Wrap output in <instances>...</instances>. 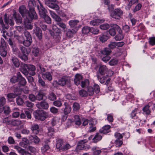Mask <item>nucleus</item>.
Instances as JSON below:
<instances>
[{"instance_id": "26", "label": "nucleus", "mask_w": 155, "mask_h": 155, "mask_svg": "<svg viewBox=\"0 0 155 155\" xmlns=\"http://www.w3.org/2000/svg\"><path fill=\"white\" fill-rule=\"evenodd\" d=\"M150 106L149 104H147L142 109V110L146 114L148 115L150 114L151 111L150 109Z\"/></svg>"}, {"instance_id": "43", "label": "nucleus", "mask_w": 155, "mask_h": 155, "mask_svg": "<svg viewBox=\"0 0 155 155\" xmlns=\"http://www.w3.org/2000/svg\"><path fill=\"white\" fill-rule=\"evenodd\" d=\"M48 98L51 101H54L56 99V96L54 93L52 92L48 95Z\"/></svg>"}, {"instance_id": "8", "label": "nucleus", "mask_w": 155, "mask_h": 155, "mask_svg": "<svg viewBox=\"0 0 155 155\" xmlns=\"http://www.w3.org/2000/svg\"><path fill=\"white\" fill-rule=\"evenodd\" d=\"M45 4L49 7L58 10L59 9L58 5L54 3L56 2V0H45Z\"/></svg>"}, {"instance_id": "22", "label": "nucleus", "mask_w": 155, "mask_h": 155, "mask_svg": "<svg viewBox=\"0 0 155 155\" xmlns=\"http://www.w3.org/2000/svg\"><path fill=\"white\" fill-rule=\"evenodd\" d=\"M45 95V94L42 90H39L38 91V94L36 95V100L41 101L43 99L44 96Z\"/></svg>"}, {"instance_id": "25", "label": "nucleus", "mask_w": 155, "mask_h": 155, "mask_svg": "<svg viewBox=\"0 0 155 155\" xmlns=\"http://www.w3.org/2000/svg\"><path fill=\"white\" fill-rule=\"evenodd\" d=\"M75 33L76 31H72L70 29H68L66 31V36L67 38H71L73 37L74 34Z\"/></svg>"}, {"instance_id": "40", "label": "nucleus", "mask_w": 155, "mask_h": 155, "mask_svg": "<svg viewBox=\"0 0 155 155\" xmlns=\"http://www.w3.org/2000/svg\"><path fill=\"white\" fill-rule=\"evenodd\" d=\"M63 142L64 141L63 140L61 139H58L57 141L56 148L61 150V148L62 147V146L63 144Z\"/></svg>"}, {"instance_id": "63", "label": "nucleus", "mask_w": 155, "mask_h": 155, "mask_svg": "<svg viewBox=\"0 0 155 155\" xmlns=\"http://www.w3.org/2000/svg\"><path fill=\"white\" fill-rule=\"evenodd\" d=\"M93 89L94 91L96 94L98 93L100 91L99 86L96 84H94Z\"/></svg>"}, {"instance_id": "1", "label": "nucleus", "mask_w": 155, "mask_h": 155, "mask_svg": "<svg viewBox=\"0 0 155 155\" xmlns=\"http://www.w3.org/2000/svg\"><path fill=\"white\" fill-rule=\"evenodd\" d=\"M28 4L29 12L26 10V7L24 5H22L19 7V13L22 17H24L25 15V16L27 18L37 19L38 17L33 6V5L32 2L29 1Z\"/></svg>"}, {"instance_id": "12", "label": "nucleus", "mask_w": 155, "mask_h": 155, "mask_svg": "<svg viewBox=\"0 0 155 155\" xmlns=\"http://www.w3.org/2000/svg\"><path fill=\"white\" fill-rule=\"evenodd\" d=\"M28 65L22 63L21 64L20 70V71L25 75L27 76L28 75Z\"/></svg>"}, {"instance_id": "10", "label": "nucleus", "mask_w": 155, "mask_h": 155, "mask_svg": "<svg viewBox=\"0 0 155 155\" xmlns=\"http://www.w3.org/2000/svg\"><path fill=\"white\" fill-rule=\"evenodd\" d=\"M39 5L37 6V8L38 10L39 14L40 16H44L45 13L47 12L45 9L43 7L41 2L39 0H38Z\"/></svg>"}, {"instance_id": "18", "label": "nucleus", "mask_w": 155, "mask_h": 155, "mask_svg": "<svg viewBox=\"0 0 155 155\" xmlns=\"http://www.w3.org/2000/svg\"><path fill=\"white\" fill-rule=\"evenodd\" d=\"M13 16L14 17L16 23L20 24L22 23V19L19 13L15 12Z\"/></svg>"}, {"instance_id": "9", "label": "nucleus", "mask_w": 155, "mask_h": 155, "mask_svg": "<svg viewBox=\"0 0 155 155\" xmlns=\"http://www.w3.org/2000/svg\"><path fill=\"white\" fill-rule=\"evenodd\" d=\"M68 82L67 78L65 77H63L59 79L58 82L54 81L53 82V85L54 84H58L61 86H63Z\"/></svg>"}, {"instance_id": "13", "label": "nucleus", "mask_w": 155, "mask_h": 155, "mask_svg": "<svg viewBox=\"0 0 155 155\" xmlns=\"http://www.w3.org/2000/svg\"><path fill=\"white\" fill-rule=\"evenodd\" d=\"M33 33H35L39 40L42 38V33L41 29L38 27L36 26L35 29L33 30Z\"/></svg>"}, {"instance_id": "45", "label": "nucleus", "mask_w": 155, "mask_h": 155, "mask_svg": "<svg viewBox=\"0 0 155 155\" xmlns=\"http://www.w3.org/2000/svg\"><path fill=\"white\" fill-rule=\"evenodd\" d=\"M108 38V36L103 34L99 36V39L100 41L104 42L106 41Z\"/></svg>"}, {"instance_id": "32", "label": "nucleus", "mask_w": 155, "mask_h": 155, "mask_svg": "<svg viewBox=\"0 0 155 155\" xmlns=\"http://www.w3.org/2000/svg\"><path fill=\"white\" fill-rule=\"evenodd\" d=\"M104 21V20L95 19L91 21L90 24L91 25L93 26L97 25L99 24V23L103 22Z\"/></svg>"}, {"instance_id": "64", "label": "nucleus", "mask_w": 155, "mask_h": 155, "mask_svg": "<svg viewBox=\"0 0 155 155\" xmlns=\"http://www.w3.org/2000/svg\"><path fill=\"white\" fill-rule=\"evenodd\" d=\"M71 147V146L68 143H67L62 147L61 148V150L63 151L66 150L70 149Z\"/></svg>"}, {"instance_id": "36", "label": "nucleus", "mask_w": 155, "mask_h": 155, "mask_svg": "<svg viewBox=\"0 0 155 155\" xmlns=\"http://www.w3.org/2000/svg\"><path fill=\"white\" fill-rule=\"evenodd\" d=\"M74 121L76 125L79 126L81 124V122L80 118L79 116L78 115L74 116Z\"/></svg>"}, {"instance_id": "17", "label": "nucleus", "mask_w": 155, "mask_h": 155, "mask_svg": "<svg viewBox=\"0 0 155 155\" xmlns=\"http://www.w3.org/2000/svg\"><path fill=\"white\" fill-rule=\"evenodd\" d=\"M50 14L52 17L57 23L59 22L62 21V19L58 15L56 14L54 12L50 11Z\"/></svg>"}, {"instance_id": "52", "label": "nucleus", "mask_w": 155, "mask_h": 155, "mask_svg": "<svg viewBox=\"0 0 155 155\" xmlns=\"http://www.w3.org/2000/svg\"><path fill=\"white\" fill-rule=\"evenodd\" d=\"M94 90L93 88L91 86H89L87 87V94L89 95H92L94 93Z\"/></svg>"}, {"instance_id": "19", "label": "nucleus", "mask_w": 155, "mask_h": 155, "mask_svg": "<svg viewBox=\"0 0 155 155\" xmlns=\"http://www.w3.org/2000/svg\"><path fill=\"white\" fill-rule=\"evenodd\" d=\"M29 139L31 141L35 144L38 143L40 141V139L36 135H30L29 137Z\"/></svg>"}, {"instance_id": "16", "label": "nucleus", "mask_w": 155, "mask_h": 155, "mask_svg": "<svg viewBox=\"0 0 155 155\" xmlns=\"http://www.w3.org/2000/svg\"><path fill=\"white\" fill-rule=\"evenodd\" d=\"M82 76L79 74H77L75 75V78L74 80V83L77 85H79L82 78Z\"/></svg>"}, {"instance_id": "58", "label": "nucleus", "mask_w": 155, "mask_h": 155, "mask_svg": "<svg viewBox=\"0 0 155 155\" xmlns=\"http://www.w3.org/2000/svg\"><path fill=\"white\" fill-rule=\"evenodd\" d=\"M114 137L116 139L121 140L122 139L123 136L120 133L116 132L114 134Z\"/></svg>"}, {"instance_id": "20", "label": "nucleus", "mask_w": 155, "mask_h": 155, "mask_svg": "<svg viewBox=\"0 0 155 155\" xmlns=\"http://www.w3.org/2000/svg\"><path fill=\"white\" fill-rule=\"evenodd\" d=\"M52 29L54 31V33H55L56 34V35H53V38H55L56 37L58 38V37L59 36V34L61 32L60 30L58 28L56 25H52Z\"/></svg>"}, {"instance_id": "41", "label": "nucleus", "mask_w": 155, "mask_h": 155, "mask_svg": "<svg viewBox=\"0 0 155 155\" xmlns=\"http://www.w3.org/2000/svg\"><path fill=\"white\" fill-rule=\"evenodd\" d=\"M82 31L83 34L86 35L90 32L91 28L87 26H84L82 28Z\"/></svg>"}, {"instance_id": "6", "label": "nucleus", "mask_w": 155, "mask_h": 155, "mask_svg": "<svg viewBox=\"0 0 155 155\" xmlns=\"http://www.w3.org/2000/svg\"><path fill=\"white\" fill-rule=\"evenodd\" d=\"M110 27L114 28L118 32V33L114 38L115 40L117 41L122 40L124 38V35L122 33V31L120 27L117 25L114 24H111Z\"/></svg>"}, {"instance_id": "33", "label": "nucleus", "mask_w": 155, "mask_h": 155, "mask_svg": "<svg viewBox=\"0 0 155 155\" xmlns=\"http://www.w3.org/2000/svg\"><path fill=\"white\" fill-rule=\"evenodd\" d=\"M22 123V121L21 120L12 119L11 122V124L10 125L14 126H18L21 124Z\"/></svg>"}, {"instance_id": "5", "label": "nucleus", "mask_w": 155, "mask_h": 155, "mask_svg": "<svg viewBox=\"0 0 155 155\" xmlns=\"http://www.w3.org/2000/svg\"><path fill=\"white\" fill-rule=\"evenodd\" d=\"M20 50L22 54L20 52L18 54V56L21 59L24 61H26L28 60V55L30 53L29 50L25 47L21 46L20 47Z\"/></svg>"}, {"instance_id": "29", "label": "nucleus", "mask_w": 155, "mask_h": 155, "mask_svg": "<svg viewBox=\"0 0 155 155\" xmlns=\"http://www.w3.org/2000/svg\"><path fill=\"white\" fill-rule=\"evenodd\" d=\"M102 136L99 133H96L95 136L92 138L93 141L94 143H96L100 141L102 139Z\"/></svg>"}, {"instance_id": "39", "label": "nucleus", "mask_w": 155, "mask_h": 155, "mask_svg": "<svg viewBox=\"0 0 155 155\" xmlns=\"http://www.w3.org/2000/svg\"><path fill=\"white\" fill-rule=\"evenodd\" d=\"M32 53L35 57H37L38 56L39 51L38 48L37 47L33 48L32 50Z\"/></svg>"}, {"instance_id": "7", "label": "nucleus", "mask_w": 155, "mask_h": 155, "mask_svg": "<svg viewBox=\"0 0 155 155\" xmlns=\"http://www.w3.org/2000/svg\"><path fill=\"white\" fill-rule=\"evenodd\" d=\"M108 68L106 65H101L96 72V77H99L100 75H105L108 72Z\"/></svg>"}, {"instance_id": "3", "label": "nucleus", "mask_w": 155, "mask_h": 155, "mask_svg": "<svg viewBox=\"0 0 155 155\" xmlns=\"http://www.w3.org/2000/svg\"><path fill=\"white\" fill-rule=\"evenodd\" d=\"M124 12L120 8L114 9L110 14V16L116 19H119L123 15Z\"/></svg>"}, {"instance_id": "24", "label": "nucleus", "mask_w": 155, "mask_h": 155, "mask_svg": "<svg viewBox=\"0 0 155 155\" xmlns=\"http://www.w3.org/2000/svg\"><path fill=\"white\" fill-rule=\"evenodd\" d=\"M110 126L109 125H105L100 130V132L103 134L108 133L110 131Z\"/></svg>"}, {"instance_id": "46", "label": "nucleus", "mask_w": 155, "mask_h": 155, "mask_svg": "<svg viewBox=\"0 0 155 155\" xmlns=\"http://www.w3.org/2000/svg\"><path fill=\"white\" fill-rule=\"evenodd\" d=\"M110 25L107 23L103 24L100 25V28L101 29L106 30L108 29L109 28Z\"/></svg>"}, {"instance_id": "15", "label": "nucleus", "mask_w": 155, "mask_h": 155, "mask_svg": "<svg viewBox=\"0 0 155 155\" xmlns=\"http://www.w3.org/2000/svg\"><path fill=\"white\" fill-rule=\"evenodd\" d=\"M137 110L138 109L137 108H135L133 110L130 114V117L132 119H138L140 122L141 120L139 119V117L137 115Z\"/></svg>"}, {"instance_id": "49", "label": "nucleus", "mask_w": 155, "mask_h": 155, "mask_svg": "<svg viewBox=\"0 0 155 155\" xmlns=\"http://www.w3.org/2000/svg\"><path fill=\"white\" fill-rule=\"evenodd\" d=\"M38 82L39 84H40L42 87H45L46 86V84L45 82L40 77V75H38Z\"/></svg>"}, {"instance_id": "11", "label": "nucleus", "mask_w": 155, "mask_h": 155, "mask_svg": "<svg viewBox=\"0 0 155 155\" xmlns=\"http://www.w3.org/2000/svg\"><path fill=\"white\" fill-rule=\"evenodd\" d=\"M104 75H100L99 77H97L101 83L103 84L106 81L105 84H107L110 82V79L106 75L105 76L102 77V76Z\"/></svg>"}, {"instance_id": "14", "label": "nucleus", "mask_w": 155, "mask_h": 155, "mask_svg": "<svg viewBox=\"0 0 155 155\" xmlns=\"http://www.w3.org/2000/svg\"><path fill=\"white\" fill-rule=\"evenodd\" d=\"M36 106L38 108L47 109L49 107V105L46 102L42 101L40 103L37 104Z\"/></svg>"}, {"instance_id": "28", "label": "nucleus", "mask_w": 155, "mask_h": 155, "mask_svg": "<svg viewBox=\"0 0 155 155\" xmlns=\"http://www.w3.org/2000/svg\"><path fill=\"white\" fill-rule=\"evenodd\" d=\"M4 20L6 24L8 25L9 24L11 26H13L14 25L13 21L12 19L7 18L6 14L4 15Z\"/></svg>"}, {"instance_id": "31", "label": "nucleus", "mask_w": 155, "mask_h": 155, "mask_svg": "<svg viewBox=\"0 0 155 155\" xmlns=\"http://www.w3.org/2000/svg\"><path fill=\"white\" fill-rule=\"evenodd\" d=\"M12 119L10 117L4 118L2 120V123L5 124L6 125H10Z\"/></svg>"}, {"instance_id": "51", "label": "nucleus", "mask_w": 155, "mask_h": 155, "mask_svg": "<svg viewBox=\"0 0 155 155\" xmlns=\"http://www.w3.org/2000/svg\"><path fill=\"white\" fill-rule=\"evenodd\" d=\"M148 42L151 45H155V37H153L149 38Z\"/></svg>"}, {"instance_id": "48", "label": "nucleus", "mask_w": 155, "mask_h": 155, "mask_svg": "<svg viewBox=\"0 0 155 155\" xmlns=\"http://www.w3.org/2000/svg\"><path fill=\"white\" fill-rule=\"evenodd\" d=\"M48 136L50 137H52L53 136L54 132V128L51 127H48Z\"/></svg>"}, {"instance_id": "2", "label": "nucleus", "mask_w": 155, "mask_h": 155, "mask_svg": "<svg viewBox=\"0 0 155 155\" xmlns=\"http://www.w3.org/2000/svg\"><path fill=\"white\" fill-rule=\"evenodd\" d=\"M35 117L38 120H44L48 116V114L42 110H37L33 112Z\"/></svg>"}, {"instance_id": "62", "label": "nucleus", "mask_w": 155, "mask_h": 155, "mask_svg": "<svg viewBox=\"0 0 155 155\" xmlns=\"http://www.w3.org/2000/svg\"><path fill=\"white\" fill-rule=\"evenodd\" d=\"M99 30L97 28H91L90 32L94 35H97L99 33Z\"/></svg>"}, {"instance_id": "55", "label": "nucleus", "mask_w": 155, "mask_h": 155, "mask_svg": "<svg viewBox=\"0 0 155 155\" xmlns=\"http://www.w3.org/2000/svg\"><path fill=\"white\" fill-rule=\"evenodd\" d=\"M115 42L110 41L108 45V47L109 49H114L116 47Z\"/></svg>"}, {"instance_id": "35", "label": "nucleus", "mask_w": 155, "mask_h": 155, "mask_svg": "<svg viewBox=\"0 0 155 155\" xmlns=\"http://www.w3.org/2000/svg\"><path fill=\"white\" fill-rule=\"evenodd\" d=\"M12 60L13 64L16 67L18 68L19 66L20 63L18 58L16 57H13Z\"/></svg>"}, {"instance_id": "44", "label": "nucleus", "mask_w": 155, "mask_h": 155, "mask_svg": "<svg viewBox=\"0 0 155 155\" xmlns=\"http://www.w3.org/2000/svg\"><path fill=\"white\" fill-rule=\"evenodd\" d=\"M41 17L44 18L45 22L48 24H50L51 23V21L50 18L46 15V13L45 14L44 16H41Z\"/></svg>"}, {"instance_id": "61", "label": "nucleus", "mask_w": 155, "mask_h": 155, "mask_svg": "<svg viewBox=\"0 0 155 155\" xmlns=\"http://www.w3.org/2000/svg\"><path fill=\"white\" fill-rule=\"evenodd\" d=\"M118 61L116 59H113L110 60L109 63L110 65L113 66L116 65L117 64Z\"/></svg>"}, {"instance_id": "47", "label": "nucleus", "mask_w": 155, "mask_h": 155, "mask_svg": "<svg viewBox=\"0 0 155 155\" xmlns=\"http://www.w3.org/2000/svg\"><path fill=\"white\" fill-rule=\"evenodd\" d=\"M73 110L74 111H77L80 108V105L77 102H75L73 104Z\"/></svg>"}, {"instance_id": "50", "label": "nucleus", "mask_w": 155, "mask_h": 155, "mask_svg": "<svg viewBox=\"0 0 155 155\" xmlns=\"http://www.w3.org/2000/svg\"><path fill=\"white\" fill-rule=\"evenodd\" d=\"M114 142L116 147H120L123 143L122 139H116Z\"/></svg>"}, {"instance_id": "60", "label": "nucleus", "mask_w": 155, "mask_h": 155, "mask_svg": "<svg viewBox=\"0 0 155 155\" xmlns=\"http://www.w3.org/2000/svg\"><path fill=\"white\" fill-rule=\"evenodd\" d=\"M84 145L81 143L79 142L76 149V150L77 151H78L80 150H82L84 148Z\"/></svg>"}, {"instance_id": "56", "label": "nucleus", "mask_w": 155, "mask_h": 155, "mask_svg": "<svg viewBox=\"0 0 155 155\" xmlns=\"http://www.w3.org/2000/svg\"><path fill=\"white\" fill-rule=\"evenodd\" d=\"M111 28L109 30V32L111 36H114L116 33V32L115 31V29H116L114 28Z\"/></svg>"}, {"instance_id": "37", "label": "nucleus", "mask_w": 155, "mask_h": 155, "mask_svg": "<svg viewBox=\"0 0 155 155\" xmlns=\"http://www.w3.org/2000/svg\"><path fill=\"white\" fill-rule=\"evenodd\" d=\"M89 81L88 79H86L81 82V85L82 88L87 87L89 85Z\"/></svg>"}, {"instance_id": "21", "label": "nucleus", "mask_w": 155, "mask_h": 155, "mask_svg": "<svg viewBox=\"0 0 155 155\" xmlns=\"http://www.w3.org/2000/svg\"><path fill=\"white\" fill-rule=\"evenodd\" d=\"M64 105L65 107L64 110L63 112L65 115H67L71 112V107L66 102H65Z\"/></svg>"}, {"instance_id": "59", "label": "nucleus", "mask_w": 155, "mask_h": 155, "mask_svg": "<svg viewBox=\"0 0 155 155\" xmlns=\"http://www.w3.org/2000/svg\"><path fill=\"white\" fill-rule=\"evenodd\" d=\"M14 148L17 150L18 152L22 153L24 151V149H22L19 146L17 145L14 146L13 147Z\"/></svg>"}, {"instance_id": "53", "label": "nucleus", "mask_w": 155, "mask_h": 155, "mask_svg": "<svg viewBox=\"0 0 155 155\" xmlns=\"http://www.w3.org/2000/svg\"><path fill=\"white\" fill-rule=\"evenodd\" d=\"M79 94L81 97H85L87 95V92L83 89L79 91Z\"/></svg>"}, {"instance_id": "34", "label": "nucleus", "mask_w": 155, "mask_h": 155, "mask_svg": "<svg viewBox=\"0 0 155 155\" xmlns=\"http://www.w3.org/2000/svg\"><path fill=\"white\" fill-rule=\"evenodd\" d=\"M101 52L103 55H108L111 53V51L109 48H105L101 51Z\"/></svg>"}, {"instance_id": "54", "label": "nucleus", "mask_w": 155, "mask_h": 155, "mask_svg": "<svg viewBox=\"0 0 155 155\" xmlns=\"http://www.w3.org/2000/svg\"><path fill=\"white\" fill-rule=\"evenodd\" d=\"M19 84L21 86H24L26 83V81L24 78H21L18 79Z\"/></svg>"}, {"instance_id": "4", "label": "nucleus", "mask_w": 155, "mask_h": 155, "mask_svg": "<svg viewBox=\"0 0 155 155\" xmlns=\"http://www.w3.org/2000/svg\"><path fill=\"white\" fill-rule=\"evenodd\" d=\"M25 38H24L23 45L25 47H29L32 42V38L30 33L27 31L24 32Z\"/></svg>"}, {"instance_id": "42", "label": "nucleus", "mask_w": 155, "mask_h": 155, "mask_svg": "<svg viewBox=\"0 0 155 155\" xmlns=\"http://www.w3.org/2000/svg\"><path fill=\"white\" fill-rule=\"evenodd\" d=\"M14 37L18 41V42L19 43L22 44L24 38L23 36H19L17 35H14Z\"/></svg>"}, {"instance_id": "23", "label": "nucleus", "mask_w": 155, "mask_h": 155, "mask_svg": "<svg viewBox=\"0 0 155 155\" xmlns=\"http://www.w3.org/2000/svg\"><path fill=\"white\" fill-rule=\"evenodd\" d=\"M42 75L43 78L45 79H47L49 81H51L52 79V76L49 72H47L45 73H42Z\"/></svg>"}, {"instance_id": "27", "label": "nucleus", "mask_w": 155, "mask_h": 155, "mask_svg": "<svg viewBox=\"0 0 155 155\" xmlns=\"http://www.w3.org/2000/svg\"><path fill=\"white\" fill-rule=\"evenodd\" d=\"M31 129L34 133L37 134L38 133L39 130V127L37 124H34L32 125Z\"/></svg>"}, {"instance_id": "30", "label": "nucleus", "mask_w": 155, "mask_h": 155, "mask_svg": "<svg viewBox=\"0 0 155 155\" xmlns=\"http://www.w3.org/2000/svg\"><path fill=\"white\" fill-rule=\"evenodd\" d=\"M27 20L24 21V23L25 27L28 29H31L32 28L33 26L31 25V23L29 21L30 20L32 19H30L29 18H27Z\"/></svg>"}, {"instance_id": "57", "label": "nucleus", "mask_w": 155, "mask_h": 155, "mask_svg": "<svg viewBox=\"0 0 155 155\" xmlns=\"http://www.w3.org/2000/svg\"><path fill=\"white\" fill-rule=\"evenodd\" d=\"M3 110L4 113L6 114H9L10 112V107L7 106L3 107Z\"/></svg>"}, {"instance_id": "38", "label": "nucleus", "mask_w": 155, "mask_h": 155, "mask_svg": "<svg viewBox=\"0 0 155 155\" xmlns=\"http://www.w3.org/2000/svg\"><path fill=\"white\" fill-rule=\"evenodd\" d=\"M79 22L77 20H71L69 21V24L71 27H74Z\"/></svg>"}]
</instances>
